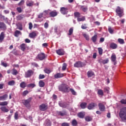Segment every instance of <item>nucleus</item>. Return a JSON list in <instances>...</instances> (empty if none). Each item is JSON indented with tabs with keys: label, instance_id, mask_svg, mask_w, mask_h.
<instances>
[{
	"label": "nucleus",
	"instance_id": "13d9d810",
	"mask_svg": "<svg viewBox=\"0 0 126 126\" xmlns=\"http://www.w3.org/2000/svg\"><path fill=\"white\" fill-rule=\"evenodd\" d=\"M14 119L15 120H18V112H16L15 113V115H14Z\"/></svg>",
	"mask_w": 126,
	"mask_h": 126
},
{
	"label": "nucleus",
	"instance_id": "c85d7f7f",
	"mask_svg": "<svg viewBox=\"0 0 126 126\" xmlns=\"http://www.w3.org/2000/svg\"><path fill=\"white\" fill-rule=\"evenodd\" d=\"M21 32L19 31H16L14 32V36L15 37H18V35H22Z\"/></svg>",
	"mask_w": 126,
	"mask_h": 126
},
{
	"label": "nucleus",
	"instance_id": "c03bdc74",
	"mask_svg": "<svg viewBox=\"0 0 126 126\" xmlns=\"http://www.w3.org/2000/svg\"><path fill=\"white\" fill-rule=\"evenodd\" d=\"M72 33H73V28H71L69 30V33H68V35L69 36H71V35H72Z\"/></svg>",
	"mask_w": 126,
	"mask_h": 126
},
{
	"label": "nucleus",
	"instance_id": "dca6fc26",
	"mask_svg": "<svg viewBox=\"0 0 126 126\" xmlns=\"http://www.w3.org/2000/svg\"><path fill=\"white\" fill-rule=\"evenodd\" d=\"M110 48L112 49V50H116L118 48V44L114 42H112L109 45Z\"/></svg>",
	"mask_w": 126,
	"mask_h": 126
},
{
	"label": "nucleus",
	"instance_id": "423d86ee",
	"mask_svg": "<svg viewBox=\"0 0 126 126\" xmlns=\"http://www.w3.org/2000/svg\"><path fill=\"white\" fill-rule=\"evenodd\" d=\"M33 74H34V71L31 69H30L25 72V77L26 78L31 77Z\"/></svg>",
	"mask_w": 126,
	"mask_h": 126
},
{
	"label": "nucleus",
	"instance_id": "774afa93",
	"mask_svg": "<svg viewBox=\"0 0 126 126\" xmlns=\"http://www.w3.org/2000/svg\"><path fill=\"white\" fill-rule=\"evenodd\" d=\"M49 27V24H48L47 22H46L44 24V28H45V29H47Z\"/></svg>",
	"mask_w": 126,
	"mask_h": 126
},
{
	"label": "nucleus",
	"instance_id": "bf43d9fd",
	"mask_svg": "<svg viewBox=\"0 0 126 126\" xmlns=\"http://www.w3.org/2000/svg\"><path fill=\"white\" fill-rule=\"evenodd\" d=\"M1 65H2V66H4V67H7V63L4 62H1Z\"/></svg>",
	"mask_w": 126,
	"mask_h": 126
},
{
	"label": "nucleus",
	"instance_id": "a19ab883",
	"mask_svg": "<svg viewBox=\"0 0 126 126\" xmlns=\"http://www.w3.org/2000/svg\"><path fill=\"white\" fill-rule=\"evenodd\" d=\"M108 32L110 34H113L114 33V28H112L111 27H108Z\"/></svg>",
	"mask_w": 126,
	"mask_h": 126
},
{
	"label": "nucleus",
	"instance_id": "338daca9",
	"mask_svg": "<svg viewBox=\"0 0 126 126\" xmlns=\"http://www.w3.org/2000/svg\"><path fill=\"white\" fill-rule=\"evenodd\" d=\"M82 29H87V27H86V24H84L81 26Z\"/></svg>",
	"mask_w": 126,
	"mask_h": 126
},
{
	"label": "nucleus",
	"instance_id": "6e6552de",
	"mask_svg": "<svg viewBox=\"0 0 126 126\" xmlns=\"http://www.w3.org/2000/svg\"><path fill=\"white\" fill-rule=\"evenodd\" d=\"M111 61L113 63L114 65L117 64V56L115 53H113L111 57Z\"/></svg>",
	"mask_w": 126,
	"mask_h": 126
},
{
	"label": "nucleus",
	"instance_id": "1a4fd4ad",
	"mask_svg": "<svg viewBox=\"0 0 126 126\" xmlns=\"http://www.w3.org/2000/svg\"><path fill=\"white\" fill-rule=\"evenodd\" d=\"M98 107L100 112H105L106 111V107L102 103H98Z\"/></svg>",
	"mask_w": 126,
	"mask_h": 126
},
{
	"label": "nucleus",
	"instance_id": "a211bd4d",
	"mask_svg": "<svg viewBox=\"0 0 126 126\" xmlns=\"http://www.w3.org/2000/svg\"><path fill=\"white\" fill-rule=\"evenodd\" d=\"M0 29L6 30V25L5 24H4V23L0 22Z\"/></svg>",
	"mask_w": 126,
	"mask_h": 126
},
{
	"label": "nucleus",
	"instance_id": "7ed1b4c3",
	"mask_svg": "<svg viewBox=\"0 0 126 126\" xmlns=\"http://www.w3.org/2000/svg\"><path fill=\"white\" fill-rule=\"evenodd\" d=\"M31 101H32V97H29L27 99L23 100V104L26 108H30V107H31V105L30 104Z\"/></svg>",
	"mask_w": 126,
	"mask_h": 126
},
{
	"label": "nucleus",
	"instance_id": "9b49d317",
	"mask_svg": "<svg viewBox=\"0 0 126 126\" xmlns=\"http://www.w3.org/2000/svg\"><path fill=\"white\" fill-rule=\"evenodd\" d=\"M68 9L64 7H62L60 9V12H61L62 14H63L64 15L65 14H67V13L68 12Z\"/></svg>",
	"mask_w": 126,
	"mask_h": 126
},
{
	"label": "nucleus",
	"instance_id": "4c0bfd02",
	"mask_svg": "<svg viewBox=\"0 0 126 126\" xmlns=\"http://www.w3.org/2000/svg\"><path fill=\"white\" fill-rule=\"evenodd\" d=\"M74 16L75 17L79 18V17H80V13H79V12H75L74 13Z\"/></svg>",
	"mask_w": 126,
	"mask_h": 126
},
{
	"label": "nucleus",
	"instance_id": "69168bd1",
	"mask_svg": "<svg viewBox=\"0 0 126 126\" xmlns=\"http://www.w3.org/2000/svg\"><path fill=\"white\" fill-rule=\"evenodd\" d=\"M43 78H45V75H44L40 74L39 75V79H43Z\"/></svg>",
	"mask_w": 126,
	"mask_h": 126
},
{
	"label": "nucleus",
	"instance_id": "0eeeda50",
	"mask_svg": "<svg viewBox=\"0 0 126 126\" xmlns=\"http://www.w3.org/2000/svg\"><path fill=\"white\" fill-rule=\"evenodd\" d=\"M37 58L39 61H43L46 59V55L44 53H40L37 55Z\"/></svg>",
	"mask_w": 126,
	"mask_h": 126
},
{
	"label": "nucleus",
	"instance_id": "72a5a7b5",
	"mask_svg": "<svg viewBox=\"0 0 126 126\" xmlns=\"http://www.w3.org/2000/svg\"><path fill=\"white\" fill-rule=\"evenodd\" d=\"M20 87H21V88H25V87H26V83L22 82L20 84Z\"/></svg>",
	"mask_w": 126,
	"mask_h": 126
},
{
	"label": "nucleus",
	"instance_id": "37998d69",
	"mask_svg": "<svg viewBox=\"0 0 126 126\" xmlns=\"http://www.w3.org/2000/svg\"><path fill=\"white\" fill-rule=\"evenodd\" d=\"M85 120L86 122H91V121H92V117L90 116H87L85 117Z\"/></svg>",
	"mask_w": 126,
	"mask_h": 126
},
{
	"label": "nucleus",
	"instance_id": "603ef678",
	"mask_svg": "<svg viewBox=\"0 0 126 126\" xmlns=\"http://www.w3.org/2000/svg\"><path fill=\"white\" fill-rule=\"evenodd\" d=\"M120 103H121L123 105H126V99H122L120 101Z\"/></svg>",
	"mask_w": 126,
	"mask_h": 126
},
{
	"label": "nucleus",
	"instance_id": "393cba45",
	"mask_svg": "<svg viewBox=\"0 0 126 126\" xmlns=\"http://www.w3.org/2000/svg\"><path fill=\"white\" fill-rule=\"evenodd\" d=\"M8 97L7 94H5L2 96H0V101H2L3 100H6V98Z\"/></svg>",
	"mask_w": 126,
	"mask_h": 126
},
{
	"label": "nucleus",
	"instance_id": "ea45409f",
	"mask_svg": "<svg viewBox=\"0 0 126 126\" xmlns=\"http://www.w3.org/2000/svg\"><path fill=\"white\" fill-rule=\"evenodd\" d=\"M118 41L119 44H121V45H123V44H125V40H124L122 38H119L118 39Z\"/></svg>",
	"mask_w": 126,
	"mask_h": 126
},
{
	"label": "nucleus",
	"instance_id": "de8ad7c7",
	"mask_svg": "<svg viewBox=\"0 0 126 126\" xmlns=\"http://www.w3.org/2000/svg\"><path fill=\"white\" fill-rule=\"evenodd\" d=\"M24 3H25V1L24 0H21V1L18 3V5L20 6L21 5H23Z\"/></svg>",
	"mask_w": 126,
	"mask_h": 126
},
{
	"label": "nucleus",
	"instance_id": "09e8293b",
	"mask_svg": "<svg viewBox=\"0 0 126 126\" xmlns=\"http://www.w3.org/2000/svg\"><path fill=\"white\" fill-rule=\"evenodd\" d=\"M29 93V91L26 90L23 92L22 95L25 97V96H26V95H27V94H28Z\"/></svg>",
	"mask_w": 126,
	"mask_h": 126
},
{
	"label": "nucleus",
	"instance_id": "39448f33",
	"mask_svg": "<svg viewBox=\"0 0 126 126\" xmlns=\"http://www.w3.org/2000/svg\"><path fill=\"white\" fill-rule=\"evenodd\" d=\"M39 109L40 111L44 112L45 111H47L48 110V104L42 103L39 106Z\"/></svg>",
	"mask_w": 126,
	"mask_h": 126
},
{
	"label": "nucleus",
	"instance_id": "f3484780",
	"mask_svg": "<svg viewBox=\"0 0 126 126\" xmlns=\"http://www.w3.org/2000/svg\"><path fill=\"white\" fill-rule=\"evenodd\" d=\"M56 53L59 56H63L64 55V50L63 49H60L57 50Z\"/></svg>",
	"mask_w": 126,
	"mask_h": 126
},
{
	"label": "nucleus",
	"instance_id": "e2e57ef3",
	"mask_svg": "<svg viewBox=\"0 0 126 126\" xmlns=\"http://www.w3.org/2000/svg\"><path fill=\"white\" fill-rule=\"evenodd\" d=\"M62 126H69V123H63L62 124Z\"/></svg>",
	"mask_w": 126,
	"mask_h": 126
},
{
	"label": "nucleus",
	"instance_id": "473e14b6",
	"mask_svg": "<svg viewBox=\"0 0 126 126\" xmlns=\"http://www.w3.org/2000/svg\"><path fill=\"white\" fill-rule=\"evenodd\" d=\"M77 121L75 119H73L71 122V125L73 126H76L78 125Z\"/></svg>",
	"mask_w": 126,
	"mask_h": 126
},
{
	"label": "nucleus",
	"instance_id": "a18cd8bd",
	"mask_svg": "<svg viewBox=\"0 0 126 126\" xmlns=\"http://www.w3.org/2000/svg\"><path fill=\"white\" fill-rule=\"evenodd\" d=\"M85 20V17H82V18H78L77 21L80 22V21H84Z\"/></svg>",
	"mask_w": 126,
	"mask_h": 126
},
{
	"label": "nucleus",
	"instance_id": "412c9836",
	"mask_svg": "<svg viewBox=\"0 0 126 126\" xmlns=\"http://www.w3.org/2000/svg\"><path fill=\"white\" fill-rule=\"evenodd\" d=\"M27 45L25 43H22L21 45H20V48H21V51H22L23 52H25V50H26V47H27Z\"/></svg>",
	"mask_w": 126,
	"mask_h": 126
},
{
	"label": "nucleus",
	"instance_id": "e433bc0d",
	"mask_svg": "<svg viewBox=\"0 0 126 126\" xmlns=\"http://www.w3.org/2000/svg\"><path fill=\"white\" fill-rule=\"evenodd\" d=\"M97 94L98 95H100V96H103L104 95V92H103V90L100 89L98 90L97 91Z\"/></svg>",
	"mask_w": 126,
	"mask_h": 126
},
{
	"label": "nucleus",
	"instance_id": "680f3d73",
	"mask_svg": "<svg viewBox=\"0 0 126 126\" xmlns=\"http://www.w3.org/2000/svg\"><path fill=\"white\" fill-rule=\"evenodd\" d=\"M33 3H34L33 2H31L27 3V6H33Z\"/></svg>",
	"mask_w": 126,
	"mask_h": 126
},
{
	"label": "nucleus",
	"instance_id": "5701e85b",
	"mask_svg": "<svg viewBox=\"0 0 126 126\" xmlns=\"http://www.w3.org/2000/svg\"><path fill=\"white\" fill-rule=\"evenodd\" d=\"M77 116L80 119H83L85 117V114L83 112H79L78 113Z\"/></svg>",
	"mask_w": 126,
	"mask_h": 126
},
{
	"label": "nucleus",
	"instance_id": "f257e3e1",
	"mask_svg": "<svg viewBox=\"0 0 126 126\" xmlns=\"http://www.w3.org/2000/svg\"><path fill=\"white\" fill-rule=\"evenodd\" d=\"M119 116L123 122L126 121V107H123L120 109Z\"/></svg>",
	"mask_w": 126,
	"mask_h": 126
},
{
	"label": "nucleus",
	"instance_id": "052dcab7",
	"mask_svg": "<svg viewBox=\"0 0 126 126\" xmlns=\"http://www.w3.org/2000/svg\"><path fill=\"white\" fill-rule=\"evenodd\" d=\"M29 28L30 30H32V28H33V24H32V23H30L29 24Z\"/></svg>",
	"mask_w": 126,
	"mask_h": 126
},
{
	"label": "nucleus",
	"instance_id": "6e6d98bb",
	"mask_svg": "<svg viewBox=\"0 0 126 126\" xmlns=\"http://www.w3.org/2000/svg\"><path fill=\"white\" fill-rule=\"evenodd\" d=\"M17 20H22L23 19V15H19L17 17Z\"/></svg>",
	"mask_w": 126,
	"mask_h": 126
},
{
	"label": "nucleus",
	"instance_id": "f8f14e48",
	"mask_svg": "<svg viewBox=\"0 0 126 126\" xmlns=\"http://www.w3.org/2000/svg\"><path fill=\"white\" fill-rule=\"evenodd\" d=\"M58 13H58L56 10L51 11L50 12H49V16L50 17H56V16H58Z\"/></svg>",
	"mask_w": 126,
	"mask_h": 126
},
{
	"label": "nucleus",
	"instance_id": "79ce46f5",
	"mask_svg": "<svg viewBox=\"0 0 126 126\" xmlns=\"http://www.w3.org/2000/svg\"><path fill=\"white\" fill-rule=\"evenodd\" d=\"M83 36L85 38L86 40L87 41H89L90 38H89V35L86 33H84L83 34Z\"/></svg>",
	"mask_w": 126,
	"mask_h": 126
},
{
	"label": "nucleus",
	"instance_id": "4be33fe9",
	"mask_svg": "<svg viewBox=\"0 0 126 126\" xmlns=\"http://www.w3.org/2000/svg\"><path fill=\"white\" fill-rule=\"evenodd\" d=\"M97 38L98 35H97V34H94L93 37H92L91 39L93 43H96Z\"/></svg>",
	"mask_w": 126,
	"mask_h": 126
},
{
	"label": "nucleus",
	"instance_id": "8fccbe9b",
	"mask_svg": "<svg viewBox=\"0 0 126 126\" xmlns=\"http://www.w3.org/2000/svg\"><path fill=\"white\" fill-rule=\"evenodd\" d=\"M109 63V59L107 58L105 60H103L102 63L103 64H106V63Z\"/></svg>",
	"mask_w": 126,
	"mask_h": 126
},
{
	"label": "nucleus",
	"instance_id": "f704fd0d",
	"mask_svg": "<svg viewBox=\"0 0 126 126\" xmlns=\"http://www.w3.org/2000/svg\"><path fill=\"white\" fill-rule=\"evenodd\" d=\"M8 105V102L7 101H3L0 102V106H2L4 107V106H7Z\"/></svg>",
	"mask_w": 126,
	"mask_h": 126
},
{
	"label": "nucleus",
	"instance_id": "2f4dec72",
	"mask_svg": "<svg viewBox=\"0 0 126 126\" xmlns=\"http://www.w3.org/2000/svg\"><path fill=\"white\" fill-rule=\"evenodd\" d=\"M38 84L39 87H44L45 86V83L42 80L39 81Z\"/></svg>",
	"mask_w": 126,
	"mask_h": 126
},
{
	"label": "nucleus",
	"instance_id": "f03ea898",
	"mask_svg": "<svg viewBox=\"0 0 126 126\" xmlns=\"http://www.w3.org/2000/svg\"><path fill=\"white\" fill-rule=\"evenodd\" d=\"M69 89V87L65 84H62L59 87V91L64 92V93H68Z\"/></svg>",
	"mask_w": 126,
	"mask_h": 126
},
{
	"label": "nucleus",
	"instance_id": "c756f323",
	"mask_svg": "<svg viewBox=\"0 0 126 126\" xmlns=\"http://www.w3.org/2000/svg\"><path fill=\"white\" fill-rule=\"evenodd\" d=\"M27 87L28 88H34V87H36V84L35 83H31L28 85Z\"/></svg>",
	"mask_w": 126,
	"mask_h": 126
},
{
	"label": "nucleus",
	"instance_id": "c9c22d12",
	"mask_svg": "<svg viewBox=\"0 0 126 126\" xmlns=\"http://www.w3.org/2000/svg\"><path fill=\"white\" fill-rule=\"evenodd\" d=\"M15 84V81L14 80H11L8 82V85L10 86H13Z\"/></svg>",
	"mask_w": 126,
	"mask_h": 126
},
{
	"label": "nucleus",
	"instance_id": "ddd939ff",
	"mask_svg": "<svg viewBox=\"0 0 126 126\" xmlns=\"http://www.w3.org/2000/svg\"><path fill=\"white\" fill-rule=\"evenodd\" d=\"M59 105L60 107H61L62 108H66V107L68 106V104H67L66 102H63L62 101L59 102Z\"/></svg>",
	"mask_w": 126,
	"mask_h": 126
},
{
	"label": "nucleus",
	"instance_id": "0e129e2a",
	"mask_svg": "<svg viewBox=\"0 0 126 126\" xmlns=\"http://www.w3.org/2000/svg\"><path fill=\"white\" fill-rule=\"evenodd\" d=\"M17 10L19 13H21V12H22V9H21V7H17Z\"/></svg>",
	"mask_w": 126,
	"mask_h": 126
},
{
	"label": "nucleus",
	"instance_id": "bb28decb",
	"mask_svg": "<svg viewBox=\"0 0 126 126\" xmlns=\"http://www.w3.org/2000/svg\"><path fill=\"white\" fill-rule=\"evenodd\" d=\"M81 109H85L86 106H87V103L86 102H82L80 105Z\"/></svg>",
	"mask_w": 126,
	"mask_h": 126
},
{
	"label": "nucleus",
	"instance_id": "4d7b16f0",
	"mask_svg": "<svg viewBox=\"0 0 126 126\" xmlns=\"http://www.w3.org/2000/svg\"><path fill=\"white\" fill-rule=\"evenodd\" d=\"M65 69H66V64L65 63H64L62 66V70H65Z\"/></svg>",
	"mask_w": 126,
	"mask_h": 126
},
{
	"label": "nucleus",
	"instance_id": "2eb2a0df",
	"mask_svg": "<svg viewBox=\"0 0 126 126\" xmlns=\"http://www.w3.org/2000/svg\"><path fill=\"white\" fill-rule=\"evenodd\" d=\"M74 66L75 67H82L83 66V63L80 61L74 63Z\"/></svg>",
	"mask_w": 126,
	"mask_h": 126
},
{
	"label": "nucleus",
	"instance_id": "864d4df0",
	"mask_svg": "<svg viewBox=\"0 0 126 126\" xmlns=\"http://www.w3.org/2000/svg\"><path fill=\"white\" fill-rule=\"evenodd\" d=\"M58 114L59 116H61L62 117H63L65 114L64 113H63L62 111H59L58 112Z\"/></svg>",
	"mask_w": 126,
	"mask_h": 126
},
{
	"label": "nucleus",
	"instance_id": "49530a36",
	"mask_svg": "<svg viewBox=\"0 0 126 126\" xmlns=\"http://www.w3.org/2000/svg\"><path fill=\"white\" fill-rule=\"evenodd\" d=\"M98 51L99 55H103V49H102V48H98Z\"/></svg>",
	"mask_w": 126,
	"mask_h": 126
},
{
	"label": "nucleus",
	"instance_id": "b1692460",
	"mask_svg": "<svg viewBox=\"0 0 126 126\" xmlns=\"http://www.w3.org/2000/svg\"><path fill=\"white\" fill-rule=\"evenodd\" d=\"M87 75L88 77H92V76L95 75V74L94 73V72L92 71H88L87 72Z\"/></svg>",
	"mask_w": 126,
	"mask_h": 126
},
{
	"label": "nucleus",
	"instance_id": "3c124183",
	"mask_svg": "<svg viewBox=\"0 0 126 126\" xmlns=\"http://www.w3.org/2000/svg\"><path fill=\"white\" fill-rule=\"evenodd\" d=\"M69 91H70L72 94V95H76V92L74 91L73 89H69Z\"/></svg>",
	"mask_w": 126,
	"mask_h": 126
},
{
	"label": "nucleus",
	"instance_id": "58836bf2",
	"mask_svg": "<svg viewBox=\"0 0 126 126\" xmlns=\"http://www.w3.org/2000/svg\"><path fill=\"white\" fill-rule=\"evenodd\" d=\"M44 71L45 73H47V74H50L51 72H52V70L51 69H48V68H45L44 69Z\"/></svg>",
	"mask_w": 126,
	"mask_h": 126
},
{
	"label": "nucleus",
	"instance_id": "5fc2aeb1",
	"mask_svg": "<svg viewBox=\"0 0 126 126\" xmlns=\"http://www.w3.org/2000/svg\"><path fill=\"white\" fill-rule=\"evenodd\" d=\"M12 54L15 55V56H19V54L17 52V51L13 50L12 51Z\"/></svg>",
	"mask_w": 126,
	"mask_h": 126
},
{
	"label": "nucleus",
	"instance_id": "cd10ccee",
	"mask_svg": "<svg viewBox=\"0 0 126 126\" xmlns=\"http://www.w3.org/2000/svg\"><path fill=\"white\" fill-rule=\"evenodd\" d=\"M12 70L11 73L13 75H17V74H18V71L15 68H13Z\"/></svg>",
	"mask_w": 126,
	"mask_h": 126
},
{
	"label": "nucleus",
	"instance_id": "7c9ffc66",
	"mask_svg": "<svg viewBox=\"0 0 126 126\" xmlns=\"http://www.w3.org/2000/svg\"><path fill=\"white\" fill-rule=\"evenodd\" d=\"M81 9L84 12H86L87 11V10L88 9V8H87V6H81Z\"/></svg>",
	"mask_w": 126,
	"mask_h": 126
},
{
	"label": "nucleus",
	"instance_id": "4468645a",
	"mask_svg": "<svg viewBox=\"0 0 126 126\" xmlns=\"http://www.w3.org/2000/svg\"><path fill=\"white\" fill-rule=\"evenodd\" d=\"M29 36L30 38H31L32 39H34V38L37 36V31H34L31 32L29 34Z\"/></svg>",
	"mask_w": 126,
	"mask_h": 126
},
{
	"label": "nucleus",
	"instance_id": "aec40b11",
	"mask_svg": "<svg viewBox=\"0 0 126 126\" xmlns=\"http://www.w3.org/2000/svg\"><path fill=\"white\" fill-rule=\"evenodd\" d=\"M55 78H61L62 77H63V74L62 73H57L54 75Z\"/></svg>",
	"mask_w": 126,
	"mask_h": 126
},
{
	"label": "nucleus",
	"instance_id": "a878e982",
	"mask_svg": "<svg viewBox=\"0 0 126 126\" xmlns=\"http://www.w3.org/2000/svg\"><path fill=\"white\" fill-rule=\"evenodd\" d=\"M4 32H2L0 34V42H2L3 39H4Z\"/></svg>",
	"mask_w": 126,
	"mask_h": 126
},
{
	"label": "nucleus",
	"instance_id": "9d476101",
	"mask_svg": "<svg viewBox=\"0 0 126 126\" xmlns=\"http://www.w3.org/2000/svg\"><path fill=\"white\" fill-rule=\"evenodd\" d=\"M95 107H97V103L94 102H91L88 106L89 110H93Z\"/></svg>",
	"mask_w": 126,
	"mask_h": 126
},
{
	"label": "nucleus",
	"instance_id": "20e7f679",
	"mask_svg": "<svg viewBox=\"0 0 126 126\" xmlns=\"http://www.w3.org/2000/svg\"><path fill=\"white\" fill-rule=\"evenodd\" d=\"M116 12L118 14L119 17H122L124 16V9H122L121 7L118 6L116 10Z\"/></svg>",
	"mask_w": 126,
	"mask_h": 126
},
{
	"label": "nucleus",
	"instance_id": "6ab92c4d",
	"mask_svg": "<svg viewBox=\"0 0 126 126\" xmlns=\"http://www.w3.org/2000/svg\"><path fill=\"white\" fill-rule=\"evenodd\" d=\"M0 110L4 113H7L9 111V110H8V109H7L5 106H1L0 108Z\"/></svg>",
	"mask_w": 126,
	"mask_h": 126
}]
</instances>
